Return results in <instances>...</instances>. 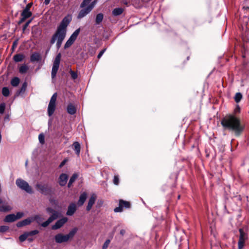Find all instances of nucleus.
Instances as JSON below:
<instances>
[{"mask_svg":"<svg viewBox=\"0 0 249 249\" xmlns=\"http://www.w3.org/2000/svg\"><path fill=\"white\" fill-rule=\"evenodd\" d=\"M221 124L224 129L234 132L236 136H240L244 129L240 118L233 114H229L223 118Z\"/></svg>","mask_w":249,"mask_h":249,"instance_id":"f257e3e1","label":"nucleus"},{"mask_svg":"<svg viewBox=\"0 0 249 249\" xmlns=\"http://www.w3.org/2000/svg\"><path fill=\"white\" fill-rule=\"evenodd\" d=\"M77 231V228L75 227L71 230L67 234L64 235L62 233H58L54 237L55 241L57 243L67 242L73 238Z\"/></svg>","mask_w":249,"mask_h":249,"instance_id":"f03ea898","label":"nucleus"},{"mask_svg":"<svg viewBox=\"0 0 249 249\" xmlns=\"http://www.w3.org/2000/svg\"><path fill=\"white\" fill-rule=\"evenodd\" d=\"M36 188L40 194L45 196H51L53 193L51 185L49 184L37 183Z\"/></svg>","mask_w":249,"mask_h":249,"instance_id":"7ed1b4c3","label":"nucleus"},{"mask_svg":"<svg viewBox=\"0 0 249 249\" xmlns=\"http://www.w3.org/2000/svg\"><path fill=\"white\" fill-rule=\"evenodd\" d=\"M71 20L72 16L70 14L67 15L62 20L59 25L58 26L56 32L66 34L67 27L71 22Z\"/></svg>","mask_w":249,"mask_h":249,"instance_id":"20e7f679","label":"nucleus"},{"mask_svg":"<svg viewBox=\"0 0 249 249\" xmlns=\"http://www.w3.org/2000/svg\"><path fill=\"white\" fill-rule=\"evenodd\" d=\"M66 34L55 32L50 40L51 44H53L57 39L56 46L57 48H59L66 36Z\"/></svg>","mask_w":249,"mask_h":249,"instance_id":"39448f33","label":"nucleus"},{"mask_svg":"<svg viewBox=\"0 0 249 249\" xmlns=\"http://www.w3.org/2000/svg\"><path fill=\"white\" fill-rule=\"evenodd\" d=\"M16 184L20 189L26 191L29 194H33V191L32 187L28 183L21 178H18L16 181Z\"/></svg>","mask_w":249,"mask_h":249,"instance_id":"423d86ee","label":"nucleus"},{"mask_svg":"<svg viewBox=\"0 0 249 249\" xmlns=\"http://www.w3.org/2000/svg\"><path fill=\"white\" fill-rule=\"evenodd\" d=\"M61 54L58 53L53 62V65L52 69L51 76L53 79H54L56 77L57 71L59 69L60 62L61 60Z\"/></svg>","mask_w":249,"mask_h":249,"instance_id":"0eeeda50","label":"nucleus"},{"mask_svg":"<svg viewBox=\"0 0 249 249\" xmlns=\"http://www.w3.org/2000/svg\"><path fill=\"white\" fill-rule=\"evenodd\" d=\"M80 29H76L71 36L69 39L67 41L64 45V49H66L69 48L76 39L78 35L79 34Z\"/></svg>","mask_w":249,"mask_h":249,"instance_id":"6e6552de","label":"nucleus"},{"mask_svg":"<svg viewBox=\"0 0 249 249\" xmlns=\"http://www.w3.org/2000/svg\"><path fill=\"white\" fill-rule=\"evenodd\" d=\"M130 207V204L129 202L124 201L123 199H120L119 202V206L114 209L115 213L122 212L123 210V208H129Z\"/></svg>","mask_w":249,"mask_h":249,"instance_id":"1a4fd4ad","label":"nucleus"},{"mask_svg":"<svg viewBox=\"0 0 249 249\" xmlns=\"http://www.w3.org/2000/svg\"><path fill=\"white\" fill-rule=\"evenodd\" d=\"M68 221V218L64 217L58 220L52 226V229L53 230H56L62 227Z\"/></svg>","mask_w":249,"mask_h":249,"instance_id":"9d476101","label":"nucleus"},{"mask_svg":"<svg viewBox=\"0 0 249 249\" xmlns=\"http://www.w3.org/2000/svg\"><path fill=\"white\" fill-rule=\"evenodd\" d=\"M91 10L92 7L87 6L85 8L82 9L79 11L77 16V18L80 19L84 18L89 13Z\"/></svg>","mask_w":249,"mask_h":249,"instance_id":"9b49d317","label":"nucleus"},{"mask_svg":"<svg viewBox=\"0 0 249 249\" xmlns=\"http://www.w3.org/2000/svg\"><path fill=\"white\" fill-rule=\"evenodd\" d=\"M69 176L65 173L61 174L58 178V183L60 186H64L67 183Z\"/></svg>","mask_w":249,"mask_h":249,"instance_id":"f8f14e48","label":"nucleus"},{"mask_svg":"<svg viewBox=\"0 0 249 249\" xmlns=\"http://www.w3.org/2000/svg\"><path fill=\"white\" fill-rule=\"evenodd\" d=\"M77 210V207L74 203H71L68 207L66 214L68 216H72L75 213Z\"/></svg>","mask_w":249,"mask_h":249,"instance_id":"ddd939ff","label":"nucleus"},{"mask_svg":"<svg viewBox=\"0 0 249 249\" xmlns=\"http://www.w3.org/2000/svg\"><path fill=\"white\" fill-rule=\"evenodd\" d=\"M32 222V218L29 217L22 221L18 222L16 225L18 228H21L23 226L30 225Z\"/></svg>","mask_w":249,"mask_h":249,"instance_id":"4468645a","label":"nucleus"},{"mask_svg":"<svg viewBox=\"0 0 249 249\" xmlns=\"http://www.w3.org/2000/svg\"><path fill=\"white\" fill-rule=\"evenodd\" d=\"M96 198V196L94 194L92 195L90 197L88 201V205L86 207V210L87 211H89L91 210L92 206L95 203Z\"/></svg>","mask_w":249,"mask_h":249,"instance_id":"2eb2a0df","label":"nucleus"},{"mask_svg":"<svg viewBox=\"0 0 249 249\" xmlns=\"http://www.w3.org/2000/svg\"><path fill=\"white\" fill-rule=\"evenodd\" d=\"M91 0H84L80 4V7L83 8L85 7L86 5H88V6H91L92 10L94 7L95 4L96 3V0H94L91 3H90Z\"/></svg>","mask_w":249,"mask_h":249,"instance_id":"dca6fc26","label":"nucleus"},{"mask_svg":"<svg viewBox=\"0 0 249 249\" xmlns=\"http://www.w3.org/2000/svg\"><path fill=\"white\" fill-rule=\"evenodd\" d=\"M66 110L68 113L70 115H74L76 112V108L72 103L68 105Z\"/></svg>","mask_w":249,"mask_h":249,"instance_id":"f3484780","label":"nucleus"},{"mask_svg":"<svg viewBox=\"0 0 249 249\" xmlns=\"http://www.w3.org/2000/svg\"><path fill=\"white\" fill-rule=\"evenodd\" d=\"M56 108V104L49 103L48 107V115L49 116H51L54 113Z\"/></svg>","mask_w":249,"mask_h":249,"instance_id":"a211bd4d","label":"nucleus"},{"mask_svg":"<svg viewBox=\"0 0 249 249\" xmlns=\"http://www.w3.org/2000/svg\"><path fill=\"white\" fill-rule=\"evenodd\" d=\"M87 195L86 193L84 192L80 195L79 199L77 202V205L78 206H82L87 199Z\"/></svg>","mask_w":249,"mask_h":249,"instance_id":"6ab92c4d","label":"nucleus"},{"mask_svg":"<svg viewBox=\"0 0 249 249\" xmlns=\"http://www.w3.org/2000/svg\"><path fill=\"white\" fill-rule=\"evenodd\" d=\"M41 60V56L40 54L38 53H33L30 56V60L32 62L35 61H39Z\"/></svg>","mask_w":249,"mask_h":249,"instance_id":"aec40b11","label":"nucleus"},{"mask_svg":"<svg viewBox=\"0 0 249 249\" xmlns=\"http://www.w3.org/2000/svg\"><path fill=\"white\" fill-rule=\"evenodd\" d=\"M46 210L47 213H52L51 216L54 215V217L55 218V219L59 217L60 213L56 211L53 210V208L51 207H48L46 208Z\"/></svg>","mask_w":249,"mask_h":249,"instance_id":"412c9836","label":"nucleus"},{"mask_svg":"<svg viewBox=\"0 0 249 249\" xmlns=\"http://www.w3.org/2000/svg\"><path fill=\"white\" fill-rule=\"evenodd\" d=\"M16 220V218L15 217V214L14 213L7 215L4 219V221L5 222H13Z\"/></svg>","mask_w":249,"mask_h":249,"instance_id":"4be33fe9","label":"nucleus"},{"mask_svg":"<svg viewBox=\"0 0 249 249\" xmlns=\"http://www.w3.org/2000/svg\"><path fill=\"white\" fill-rule=\"evenodd\" d=\"M72 145L74 147L73 149L75 151L76 154L79 156L81 150V147L79 143L77 142H75L73 143Z\"/></svg>","mask_w":249,"mask_h":249,"instance_id":"5701e85b","label":"nucleus"},{"mask_svg":"<svg viewBox=\"0 0 249 249\" xmlns=\"http://www.w3.org/2000/svg\"><path fill=\"white\" fill-rule=\"evenodd\" d=\"M54 216H50L46 221L41 223V226L44 228L47 227L52 221L55 220Z\"/></svg>","mask_w":249,"mask_h":249,"instance_id":"b1692460","label":"nucleus"},{"mask_svg":"<svg viewBox=\"0 0 249 249\" xmlns=\"http://www.w3.org/2000/svg\"><path fill=\"white\" fill-rule=\"evenodd\" d=\"M104 15L102 13L97 14L95 18V24L99 25L103 21Z\"/></svg>","mask_w":249,"mask_h":249,"instance_id":"393cba45","label":"nucleus"},{"mask_svg":"<svg viewBox=\"0 0 249 249\" xmlns=\"http://www.w3.org/2000/svg\"><path fill=\"white\" fill-rule=\"evenodd\" d=\"M24 56L22 54L18 53L15 54L13 57V59L16 62H21L23 60Z\"/></svg>","mask_w":249,"mask_h":249,"instance_id":"a878e982","label":"nucleus"},{"mask_svg":"<svg viewBox=\"0 0 249 249\" xmlns=\"http://www.w3.org/2000/svg\"><path fill=\"white\" fill-rule=\"evenodd\" d=\"M239 231L240 233L239 240H241V241H245V240L247 239V235L246 233L242 229H240Z\"/></svg>","mask_w":249,"mask_h":249,"instance_id":"bb28decb","label":"nucleus"},{"mask_svg":"<svg viewBox=\"0 0 249 249\" xmlns=\"http://www.w3.org/2000/svg\"><path fill=\"white\" fill-rule=\"evenodd\" d=\"M27 83L26 82H24L22 85L20 89L17 91V95H19L20 94H22L24 93L27 88Z\"/></svg>","mask_w":249,"mask_h":249,"instance_id":"cd10ccee","label":"nucleus"},{"mask_svg":"<svg viewBox=\"0 0 249 249\" xmlns=\"http://www.w3.org/2000/svg\"><path fill=\"white\" fill-rule=\"evenodd\" d=\"M124 11V9L122 8H116L112 11V14L115 16H117L121 15Z\"/></svg>","mask_w":249,"mask_h":249,"instance_id":"c85d7f7f","label":"nucleus"},{"mask_svg":"<svg viewBox=\"0 0 249 249\" xmlns=\"http://www.w3.org/2000/svg\"><path fill=\"white\" fill-rule=\"evenodd\" d=\"M78 175L77 174L74 173L73 174L72 176L71 177L68 184V187L69 188H70L72 184V183L75 181L76 179L77 178Z\"/></svg>","mask_w":249,"mask_h":249,"instance_id":"c756f323","label":"nucleus"},{"mask_svg":"<svg viewBox=\"0 0 249 249\" xmlns=\"http://www.w3.org/2000/svg\"><path fill=\"white\" fill-rule=\"evenodd\" d=\"M12 208L8 205H2L0 206V212H7L10 211Z\"/></svg>","mask_w":249,"mask_h":249,"instance_id":"7c9ffc66","label":"nucleus"},{"mask_svg":"<svg viewBox=\"0 0 249 249\" xmlns=\"http://www.w3.org/2000/svg\"><path fill=\"white\" fill-rule=\"evenodd\" d=\"M20 82L19 78L17 77H15L11 79V84L13 87H17Z\"/></svg>","mask_w":249,"mask_h":249,"instance_id":"2f4dec72","label":"nucleus"},{"mask_svg":"<svg viewBox=\"0 0 249 249\" xmlns=\"http://www.w3.org/2000/svg\"><path fill=\"white\" fill-rule=\"evenodd\" d=\"M32 15V13L30 11L26 10L25 9H23V10L22 11V12L21 14V16L22 17H24L27 18L31 17Z\"/></svg>","mask_w":249,"mask_h":249,"instance_id":"473e14b6","label":"nucleus"},{"mask_svg":"<svg viewBox=\"0 0 249 249\" xmlns=\"http://www.w3.org/2000/svg\"><path fill=\"white\" fill-rule=\"evenodd\" d=\"M28 70V67L25 65L23 64L19 67V71L20 73H26Z\"/></svg>","mask_w":249,"mask_h":249,"instance_id":"72a5a7b5","label":"nucleus"},{"mask_svg":"<svg viewBox=\"0 0 249 249\" xmlns=\"http://www.w3.org/2000/svg\"><path fill=\"white\" fill-rule=\"evenodd\" d=\"M242 94L240 92L236 93L234 97L235 102L237 103L240 102L242 98Z\"/></svg>","mask_w":249,"mask_h":249,"instance_id":"f704fd0d","label":"nucleus"},{"mask_svg":"<svg viewBox=\"0 0 249 249\" xmlns=\"http://www.w3.org/2000/svg\"><path fill=\"white\" fill-rule=\"evenodd\" d=\"M2 94L4 97H8L10 94L9 89L6 87H3L2 89Z\"/></svg>","mask_w":249,"mask_h":249,"instance_id":"c9c22d12","label":"nucleus"},{"mask_svg":"<svg viewBox=\"0 0 249 249\" xmlns=\"http://www.w3.org/2000/svg\"><path fill=\"white\" fill-rule=\"evenodd\" d=\"M28 237V236L27 235V232H24L23 234L20 235L19 236V240L20 242H23L27 239Z\"/></svg>","mask_w":249,"mask_h":249,"instance_id":"e433bc0d","label":"nucleus"},{"mask_svg":"<svg viewBox=\"0 0 249 249\" xmlns=\"http://www.w3.org/2000/svg\"><path fill=\"white\" fill-rule=\"evenodd\" d=\"M70 73L71 76V78L73 80H75L77 78L78 75L76 71H73L71 69L70 70Z\"/></svg>","mask_w":249,"mask_h":249,"instance_id":"4c0bfd02","label":"nucleus"},{"mask_svg":"<svg viewBox=\"0 0 249 249\" xmlns=\"http://www.w3.org/2000/svg\"><path fill=\"white\" fill-rule=\"evenodd\" d=\"M57 99V93H54L52 96L50 101V103H53V104H56Z\"/></svg>","mask_w":249,"mask_h":249,"instance_id":"58836bf2","label":"nucleus"},{"mask_svg":"<svg viewBox=\"0 0 249 249\" xmlns=\"http://www.w3.org/2000/svg\"><path fill=\"white\" fill-rule=\"evenodd\" d=\"M9 227L7 226H0V232L3 233L6 232L9 230Z\"/></svg>","mask_w":249,"mask_h":249,"instance_id":"ea45409f","label":"nucleus"},{"mask_svg":"<svg viewBox=\"0 0 249 249\" xmlns=\"http://www.w3.org/2000/svg\"><path fill=\"white\" fill-rule=\"evenodd\" d=\"M27 235L29 236H33L39 233V231L37 230H35L30 231H27Z\"/></svg>","mask_w":249,"mask_h":249,"instance_id":"a19ab883","label":"nucleus"},{"mask_svg":"<svg viewBox=\"0 0 249 249\" xmlns=\"http://www.w3.org/2000/svg\"><path fill=\"white\" fill-rule=\"evenodd\" d=\"M44 139H45V137H44V134L43 133L40 134L38 136V140H39V142L41 144L44 143V142H45Z\"/></svg>","mask_w":249,"mask_h":249,"instance_id":"79ce46f5","label":"nucleus"},{"mask_svg":"<svg viewBox=\"0 0 249 249\" xmlns=\"http://www.w3.org/2000/svg\"><path fill=\"white\" fill-rule=\"evenodd\" d=\"M5 109V104L2 103L0 104V114H3Z\"/></svg>","mask_w":249,"mask_h":249,"instance_id":"37998d69","label":"nucleus"},{"mask_svg":"<svg viewBox=\"0 0 249 249\" xmlns=\"http://www.w3.org/2000/svg\"><path fill=\"white\" fill-rule=\"evenodd\" d=\"M245 244V241H241V240H239L238 243V249H242Z\"/></svg>","mask_w":249,"mask_h":249,"instance_id":"c03bdc74","label":"nucleus"},{"mask_svg":"<svg viewBox=\"0 0 249 249\" xmlns=\"http://www.w3.org/2000/svg\"><path fill=\"white\" fill-rule=\"evenodd\" d=\"M110 242V240L109 239H107L105 242L104 243L102 249H107Z\"/></svg>","mask_w":249,"mask_h":249,"instance_id":"a18cd8bd","label":"nucleus"},{"mask_svg":"<svg viewBox=\"0 0 249 249\" xmlns=\"http://www.w3.org/2000/svg\"><path fill=\"white\" fill-rule=\"evenodd\" d=\"M119 183V178L118 176H114L113 178V183L115 185H118Z\"/></svg>","mask_w":249,"mask_h":249,"instance_id":"49530a36","label":"nucleus"},{"mask_svg":"<svg viewBox=\"0 0 249 249\" xmlns=\"http://www.w3.org/2000/svg\"><path fill=\"white\" fill-rule=\"evenodd\" d=\"M24 215V213L22 212H18L15 215L16 220L21 218Z\"/></svg>","mask_w":249,"mask_h":249,"instance_id":"de8ad7c7","label":"nucleus"},{"mask_svg":"<svg viewBox=\"0 0 249 249\" xmlns=\"http://www.w3.org/2000/svg\"><path fill=\"white\" fill-rule=\"evenodd\" d=\"M32 221L33 220H36L37 223H39V221L41 220V218L39 215H35L34 217H32Z\"/></svg>","mask_w":249,"mask_h":249,"instance_id":"09e8293b","label":"nucleus"},{"mask_svg":"<svg viewBox=\"0 0 249 249\" xmlns=\"http://www.w3.org/2000/svg\"><path fill=\"white\" fill-rule=\"evenodd\" d=\"M32 19H30L28 21L26 22V23L24 25L22 28V30L23 31L25 30V29L28 27L29 24L31 22Z\"/></svg>","mask_w":249,"mask_h":249,"instance_id":"8fccbe9b","label":"nucleus"},{"mask_svg":"<svg viewBox=\"0 0 249 249\" xmlns=\"http://www.w3.org/2000/svg\"><path fill=\"white\" fill-rule=\"evenodd\" d=\"M248 33L247 35H246V33H245L243 35V39L245 42H248L249 40V38L248 36Z\"/></svg>","mask_w":249,"mask_h":249,"instance_id":"3c124183","label":"nucleus"},{"mask_svg":"<svg viewBox=\"0 0 249 249\" xmlns=\"http://www.w3.org/2000/svg\"><path fill=\"white\" fill-rule=\"evenodd\" d=\"M106 50V49H104L101 50L99 52V53H98V54L97 55V58L98 59L102 57V56L103 55L104 53L105 52Z\"/></svg>","mask_w":249,"mask_h":249,"instance_id":"603ef678","label":"nucleus"},{"mask_svg":"<svg viewBox=\"0 0 249 249\" xmlns=\"http://www.w3.org/2000/svg\"><path fill=\"white\" fill-rule=\"evenodd\" d=\"M10 121V114L9 113H7L5 114L4 117V121L5 122H7Z\"/></svg>","mask_w":249,"mask_h":249,"instance_id":"864d4df0","label":"nucleus"},{"mask_svg":"<svg viewBox=\"0 0 249 249\" xmlns=\"http://www.w3.org/2000/svg\"><path fill=\"white\" fill-rule=\"evenodd\" d=\"M32 4H33L32 3H29L28 4H27L26 5V6L24 9L30 11V9L31 6H32Z\"/></svg>","mask_w":249,"mask_h":249,"instance_id":"5fc2aeb1","label":"nucleus"},{"mask_svg":"<svg viewBox=\"0 0 249 249\" xmlns=\"http://www.w3.org/2000/svg\"><path fill=\"white\" fill-rule=\"evenodd\" d=\"M67 162V160L66 159H65L60 164H59V168H61L66 163V162Z\"/></svg>","mask_w":249,"mask_h":249,"instance_id":"6e6d98bb","label":"nucleus"},{"mask_svg":"<svg viewBox=\"0 0 249 249\" xmlns=\"http://www.w3.org/2000/svg\"><path fill=\"white\" fill-rule=\"evenodd\" d=\"M27 18L24 17H22V18H20V19L18 21V25H20V24H21L22 22H23Z\"/></svg>","mask_w":249,"mask_h":249,"instance_id":"4d7b16f0","label":"nucleus"},{"mask_svg":"<svg viewBox=\"0 0 249 249\" xmlns=\"http://www.w3.org/2000/svg\"><path fill=\"white\" fill-rule=\"evenodd\" d=\"M240 110V108L239 106L238 105H237L236 107L235 108V109L234 110V111L236 113H237V112H239Z\"/></svg>","mask_w":249,"mask_h":249,"instance_id":"13d9d810","label":"nucleus"},{"mask_svg":"<svg viewBox=\"0 0 249 249\" xmlns=\"http://www.w3.org/2000/svg\"><path fill=\"white\" fill-rule=\"evenodd\" d=\"M103 201L102 200H98V202H97V205H99V206H101L103 205Z\"/></svg>","mask_w":249,"mask_h":249,"instance_id":"bf43d9fd","label":"nucleus"},{"mask_svg":"<svg viewBox=\"0 0 249 249\" xmlns=\"http://www.w3.org/2000/svg\"><path fill=\"white\" fill-rule=\"evenodd\" d=\"M50 1L51 0H44V3L45 4V5H48L50 3Z\"/></svg>","mask_w":249,"mask_h":249,"instance_id":"052dcab7","label":"nucleus"},{"mask_svg":"<svg viewBox=\"0 0 249 249\" xmlns=\"http://www.w3.org/2000/svg\"><path fill=\"white\" fill-rule=\"evenodd\" d=\"M27 240L29 242H32L34 240V238H32V237H29V238H27Z\"/></svg>","mask_w":249,"mask_h":249,"instance_id":"680f3d73","label":"nucleus"},{"mask_svg":"<svg viewBox=\"0 0 249 249\" xmlns=\"http://www.w3.org/2000/svg\"><path fill=\"white\" fill-rule=\"evenodd\" d=\"M125 231L124 230H121V231H120V234L122 235H124V234L125 233Z\"/></svg>","mask_w":249,"mask_h":249,"instance_id":"e2e57ef3","label":"nucleus"},{"mask_svg":"<svg viewBox=\"0 0 249 249\" xmlns=\"http://www.w3.org/2000/svg\"><path fill=\"white\" fill-rule=\"evenodd\" d=\"M17 45V41H15L13 43V45H12V47L13 48H14L15 47H16Z\"/></svg>","mask_w":249,"mask_h":249,"instance_id":"0e129e2a","label":"nucleus"},{"mask_svg":"<svg viewBox=\"0 0 249 249\" xmlns=\"http://www.w3.org/2000/svg\"><path fill=\"white\" fill-rule=\"evenodd\" d=\"M2 203H3L2 200L1 198H0V204H1Z\"/></svg>","mask_w":249,"mask_h":249,"instance_id":"69168bd1","label":"nucleus"},{"mask_svg":"<svg viewBox=\"0 0 249 249\" xmlns=\"http://www.w3.org/2000/svg\"><path fill=\"white\" fill-rule=\"evenodd\" d=\"M247 32H248V33H249V29H248V28H247Z\"/></svg>","mask_w":249,"mask_h":249,"instance_id":"338daca9","label":"nucleus"},{"mask_svg":"<svg viewBox=\"0 0 249 249\" xmlns=\"http://www.w3.org/2000/svg\"><path fill=\"white\" fill-rule=\"evenodd\" d=\"M180 195H178V199H179L180 198Z\"/></svg>","mask_w":249,"mask_h":249,"instance_id":"774afa93","label":"nucleus"}]
</instances>
